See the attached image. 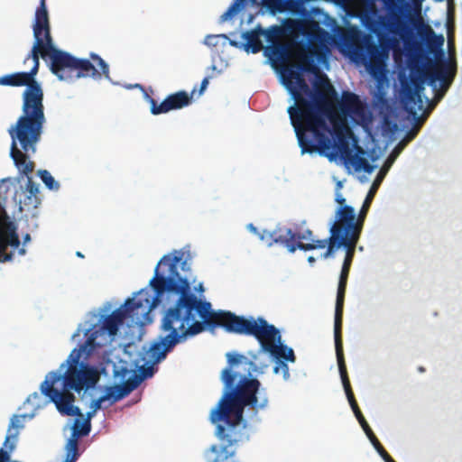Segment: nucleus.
I'll list each match as a JSON object with an SVG mask.
<instances>
[{
	"mask_svg": "<svg viewBox=\"0 0 462 462\" xmlns=\"http://www.w3.org/2000/svg\"><path fill=\"white\" fill-rule=\"evenodd\" d=\"M336 101L337 100H335L334 102H336ZM333 104H335V103H333ZM333 106H334V105H332V106L330 108H328V110L323 112L325 123H327V121H326L327 114L332 109ZM326 125H327L328 131L324 132L325 133L324 134L329 140V146L328 148H326V147L322 148V146L319 143V137L316 136V134L313 131L304 130L302 137H303L304 141H306L305 143L307 144L309 143H310V144L313 146V151H304L303 147L300 144L299 135H298L297 132H295L299 145L301 149V152L302 153H305V152L313 153L315 152H319V153H324L327 151H329L330 149L335 148L337 150V152L340 153V155L343 159L350 160V157H352L353 153H352V150H351L350 144H349V138L350 137L354 138V134L351 132V130L346 129V132H343L341 130H337L336 131L337 141L333 144L332 140L330 138V135L332 134L331 129L329 128L328 124H326ZM294 131H296V130L294 129Z\"/></svg>",
	"mask_w": 462,
	"mask_h": 462,
	"instance_id": "9b49d317",
	"label": "nucleus"
},
{
	"mask_svg": "<svg viewBox=\"0 0 462 462\" xmlns=\"http://www.w3.org/2000/svg\"><path fill=\"white\" fill-rule=\"evenodd\" d=\"M349 161L355 166V169L356 171H360L365 166L366 163H368V161L366 159L354 154L352 155V157H350Z\"/></svg>",
	"mask_w": 462,
	"mask_h": 462,
	"instance_id": "2f4dec72",
	"label": "nucleus"
},
{
	"mask_svg": "<svg viewBox=\"0 0 462 462\" xmlns=\"http://www.w3.org/2000/svg\"><path fill=\"white\" fill-rule=\"evenodd\" d=\"M100 329L94 325L85 332L87 339L74 348L67 359L68 368L64 374L57 371L50 372L45 380L41 383L42 393L53 402L58 411L63 416L83 417L80 409L74 405L76 397L71 393L74 390L78 393L83 389L94 387L100 376L98 371L88 364H80L81 357H89L94 351L101 345L97 342L100 335Z\"/></svg>",
	"mask_w": 462,
	"mask_h": 462,
	"instance_id": "39448f33",
	"label": "nucleus"
},
{
	"mask_svg": "<svg viewBox=\"0 0 462 462\" xmlns=\"http://www.w3.org/2000/svg\"><path fill=\"white\" fill-rule=\"evenodd\" d=\"M261 36L263 35V28L258 24L254 29L246 31L242 34V38L245 40V50L252 53H258L263 49Z\"/></svg>",
	"mask_w": 462,
	"mask_h": 462,
	"instance_id": "aec40b11",
	"label": "nucleus"
},
{
	"mask_svg": "<svg viewBox=\"0 0 462 462\" xmlns=\"http://www.w3.org/2000/svg\"><path fill=\"white\" fill-rule=\"evenodd\" d=\"M215 39V36L214 35H208L206 38H205V44L208 45V46H211V45H215V43L212 42V40Z\"/></svg>",
	"mask_w": 462,
	"mask_h": 462,
	"instance_id": "4c0bfd02",
	"label": "nucleus"
},
{
	"mask_svg": "<svg viewBox=\"0 0 462 462\" xmlns=\"http://www.w3.org/2000/svg\"><path fill=\"white\" fill-rule=\"evenodd\" d=\"M302 235L306 236V237L304 239L308 238V239L311 240L312 239L311 236L313 235V232L311 230H310V229H307Z\"/></svg>",
	"mask_w": 462,
	"mask_h": 462,
	"instance_id": "37998d69",
	"label": "nucleus"
},
{
	"mask_svg": "<svg viewBox=\"0 0 462 462\" xmlns=\"http://www.w3.org/2000/svg\"><path fill=\"white\" fill-rule=\"evenodd\" d=\"M456 73L455 62L441 59L439 60H430L419 70L418 76H411V86L403 87L402 102L404 109L416 121L414 126L420 129L424 122L423 117L418 116V112L424 107L421 97L424 81L427 80L434 89L437 88V81H439V89L436 93V98L440 99L452 84Z\"/></svg>",
	"mask_w": 462,
	"mask_h": 462,
	"instance_id": "9d476101",
	"label": "nucleus"
},
{
	"mask_svg": "<svg viewBox=\"0 0 462 462\" xmlns=\"http://www.w3.org/2000/svg\"><path fill=\"white\" fill-rule=\"evenodd\" d=\"M282 0H263V4L270 9H279Z\"/></svg>",
	"mask_w": 462,
	"mask_h": 462,
	"instance_id": "c9c22d12",
	"label": "nucleus"
},
{
	"mask_svg": "<svg viewBox=\"0 0 462 462\" xmlns=\"http://www.w3.org/2000/svg\"><path fill=\"white\" fill-rule=\"evenodd\" d=\"M22 99V115L8 129L12 139L10 155L19 171L28 174L34 170V162L29 157L36 152L46 123L41 84L37 81L25 88Z\"/></svg>",
	"mask_w": 462,
	"mask_h": 462,
	"instance_id": "6e6552de",
	"label": "nucleus"
},
{
	"mask_svg": "<svg viewBox=\"0 0 462 462\" xmlns=\"http://www.w3.org/2000/svg\"><path fill=\"white\" fill-rule=\"evenodd\" d=\"M248 227L250 228V230H252L253 232L254 233H257V228L255 226H254L252 224H250L248 226Z\"/></svg>",
	"mask_w": 462,
	"mask_h": 462,
	"instance_id": "a18cd8bd",
	"label": "nucleus"
},
{
	"mask_svg": "<svg viewBox=\"0 0 462 462\" xmlns=\"http://www.w3.org/2000/svg\"><path fill=\"white\" fill-rule=\"evenodd\" d=\"M180 260L181 255H163L149 283L155 294L152 295L148 289L139 291L135 297L126 300L124 306L105 318L102 327L98 328L100 332L106 331L109 336L116 335L119 326L125 319H138L148 315L159 303L160 297L168 291L179 295V298L164 313L161 328L169 334L150 346L151 360L160 363L176 345L194 337L195 335L185 334L193 323H199V309L204 300L190 291L189 282L179 273L178 264Z\"/></svg>",
	"mask_w": 462,
	"mask_h": 462,
	"instance_id": "f257e3e1",
	"label": "nucleus"
},
{
	"mask_svg": "<svg viewBox=\"0 0 462 462\" xmlns=\"http://www.w3.org/2000/svg\"><path fill=\"white\" fill-rule=\"evenodd\" d=\"M106 401L109 402V405H113L118 402V400H116V394L110 386L106 388L105 393L103 395L91 402L90 408L92 411L88 412L87 418L84 420L90 421L91 417L97 412V410L102 408V403Z\"/></svg>",
	"mask_w": 462,
	"mask_h": 462,
	"instance_id": "4be33fe9",
	"label": "nucleus"
},
{
	"mask_svg": "<svg viewBox=\"0 0 462 462\" xmlns=\"http://www.w3.org/2000/svg\"><path fill=\"white\" fill-rule=\"evenodd\" d=\"M278 365H279L274 367V373L275 374L279 373V369L282 368L284 377L288 378L290 376V373H289V367H288L287 364L285 363V361L278 362Z\"/></svg>",
	"mask_w": 462,
	"mask_h": 462,
	"instance_id": "f704fd0d",
	"label": "nucleus"
},
{
	"mask_svg": "<svg viewBox=\"0 0 462 462\" xmlns=\"http://www.w3.org/2000/svg\"><path fill=\"white\" fill-rule=\"evenodd\" d=\"M368 209V199L363 204L357 217L353 207L345 206L343 208H338L336 211L335 221L329 228V245L328 249H326L322 254V257L327 259L332 255L336 249L344 247L346 250L339 276L336 300L334 339L341 381L348 402L354 412H356V411H360V409L352 391L345 362L342 339L343 309L350 267Z\"/></svg>",
	"mask_w": 462,
	"mask_h": 462,
	"instance_id": "20e7f679",
	"label": "nucleus"
},
{
	"mask_svg": "<svg viewBox=\"0 0 462 462\" xmlns=\"http://www.w3.org/2000/svg\"><path fill=\"white\" fill-rule=\"evenodd\" d=\"M143 382V378L139 374L130 376L124 383L110 386L116 394V400L120 401L134 390H135Z\"/></svg>",
	"mask_w": 462,
	"mask_h": 462,
	"instance_id": "412c9836",
	"label": "nucleus"
},
{
	"mask_svg": "<svg viewBox=\"0 0 462 462\" xmlns=\"http://www.w3.org/2000/svg\"><path fill=\"white\" fill-rule=\"evenodd\" d=\"M374 168V167L368 162L365 164V166L363 168V170L367 173H371V172H373Z\"/></svg>",
	"mask_w": 462,
	"mask_h": 462,
	"instance_id": "a19ab883",
	"label": "nucleus"
},
{
	"mask_svg": "<svg viewBox=\"0 0 462 462\" xmlns=\"http://www.w3.org/2000/svg\"><path fill=\"white\" fill-rule=\"evenodd\" d=\"M208 85V78L203 79V80L201 81V85H200V93H202L206 89Z\"/></svg>",
	"mask_w": 462,
	"mask_h": 462,
	"instance_id": "58836bf2",
	"label": "nucleus"
},
{
	"mask_svg": "<svg viewBox=\"0 0 462 462\" xmlns=\"http://www.w3.org/2000/svg\"><path fill=\"white\" fill-rule=\"evenodd\" d=\"M38 174L48 189L57 190L60 188L59 183L47 170H41Z\"/></svg>",
	"mask_w": 462,
	"mask_h": 462,
	"instance_id": "cd10ccee",
	"label": "nucleus"
},
{
	"mask_svg": "<svg viewBox=\"0 0 462 462\" xmlns=\"http://www.w3.org/2000/svg\"><path fill=\"white\" fill-rule=\"evenodd\" d=\"M80 329L78 328L77 331L72 335V339H75L76 337L80 336Z\"/></svg>",
	"mask_w": 462,
	"mask_h": 462,
	"instance_id": "c03bdc74",
	"label": "nucleus"
},
{
	"mask_svg": "<svg viewBox=\"0 0 462 462\" xmlns=\"http://www.w3.org/2000/svg\"><path fill=\"white\" fill-rule=\"evenodd\" d=\"M293 27L307 38L309 46L299 51L296 54L298 62L286 67L282 73V83L294 100V104L288 107L287 112L304 151H313L310 143L307 144L302 137L304 130L313 131L319 137L322 148H328L329 140L324 134L328 130L323 112L337 100V93L326 75L319 78L314 85V90L310 88L303 75V72H312L316 69L312 49L322 42L325 32L314 20L295 21Z\"/></svg>",
	"mask_w": 462,
	"mask_h": 462,
	"instance_id": "f03ea898",
	"label": "nucleus"
},
{
	"mask_svg": "<svg viewBox=\"0 0 462 462\" xmlns=\"http://www.w3.org/2000/svg\"><path fill=\"white\" fill-rule=\"evenodd\" d=\"M263 241H265L268 244V242L270 241V237L268 236H265V239Z\"/></svg>",
	"mask_w": 462,
	"mask_h": 462,
	"instance_id": "de8ad7c7",
	"label": "nucleus"
},
{
	"mask_svg": "<svg viewBox=\"0 0 462 462\" xmlns=\"http://www.w3.org/2000/svg\"><path fill=\"white\" fill-rule=\"evenodd\" d=\"M355 416L356 417L358 422L360 423L362 429L364 430L365 435L371 441L372 445L375 448V450L378 452V454L381 456V457L383 459L384 462H395L394 459L389 455V453L384 449L383 445L380 443L374 433L373 432L372 429L368 425L367 421L365 420L364 415L362 414L361 411H356Z\"/></svg>",
	"mask_w": 462,
	"mask_h": 462,
	"instance_id": "a211bd4d",
	"label": "nucleus"
},
{
	"mask_svg": "<svg viewBox=\"0 0 462 462\" xmlns=\"http://www.w3.org/2000/svg\"><path fill=\"white\" fill-rule=\"evenodd\" d=\"M426 44L430 51H439L440 56H443V51H441V48L444 44L443 35H437L434 32L433 35L426 42Z\"/></svg>",
	"mask_w": 462,
	"mask_h": 462,
	"instance_id": "bb28decb",
	"label": "nucleus"
},
{
	"mask_svg": "<svg viewBox=\"0 0 462 462\" xmlns=\"http://www.w3.org/2000/svg\"><path fill=\"white\" fill-rule=\"evenodd\" d=\"M292 45L279 42L264 49V55L274 64L287 61L292 54Z\"/></svg>",
	"mask_w": 462,
	"mask_h": 462,
	"instance_id": "6ab92c4d",
	"label": "nucleus"
},
{
	"mask_svg": "<svg viewBox=\"0 0 462 462\" xmlns=\"http://www.w3.org/2000/svg\"><path fill=\"white\" fill-rule=\"evenodd\" d=\"M419 132V128H417L416 126H413V128L409 132L408 134V137L412 139L416 136V134H418Z\"/></svg>",
	"mask_w": 462,
	"mask_h": 462,
	"instance_id": "e433bc0d",
	"label": "nucleus"
},
{
	"mask_svg": "<svg viewBox=\"0 0 462 462\" xmlns=\"http://www.w3.org/2000/svg\"><path fill=\"white\" fill-rule=\"evenodd\" d=\"M37 47H32L31 52L26 57L24 62L26 60L32 59L33 62V66L28 72H15L12 74H7L3 77H0V85L2 86H11V87H26L32 86L37 80L35 79V76L38 73L40 60L36 55Z\"/></svg>",
	"mask_w": 462,
	"mask_h": 462,
	"instance_id": "f8f14e48",
	"label": "nucleus"
},
{
	"mask_svg": "<svg viewBox=\"0 0 462 462\" xmlns=\"http://www.w3.org/2000/svg\"><path fill=\"white\" fill-rule=\"evenodd\" d=\"M339 108L344 115L348 116L356 124H362L367 119L366 109L355 93L344 92Z\"/></svg>",
	"mask_w": 462,
	"mask_h": 462,
	"instance_id": "4468645a",
	"label": "nucleus"
},
{
	"mask_svg": "<svg viewBox=\"0 0 462 462\" xmlns=\"http://www.w3.org/2000/svg\"><path fill=\"white\" fill-rule=\"evenodd\" d=\"M25 417L26 415L14 414L10 419L6 437H10V439L14 440L16 443L20 430L24 428L23 420Z\"/></svg>",
	"mask_w": 462,
	"mask_h": 462,
	"instance_id": "b1692460",
	"label": "nucleus"
},
{
	"mask_svg": "<svg viewBox=\"0 0 462 462\" xmlns=\"http://www.w3.org/2000/svg\"><path fill=\"white\" fill-rule=\"evenodd\" d=\"M329 245V237L328 239H311L310 243H305V245H300L302 247V251H310L314 249H324Z\"/></svg>",
	"mask_w": 462,
	"mask_h": 462,
	"instance_id": "c85d7f7f",
	"label": "nucleus"
},
{
	"mask_svg": "<svg viewBox=\"0 0 462 462\" xmlns=\"http://www.w3.org/2000/svg\"><path fill=\"white\" fill-rule=\"evenodd\" d=\"M336 201L341 205L340 208H343L345 207V202H346V199L341 196V195H337V198H336Z\"/></svg>",
	"mask_w": 462,
	"mask_h": 462,
	"instance_id": "ea45409f",
	"label": "nucleus"
},
{
	"mask_svg": "<svg viewBox=\"0 0 462 462\" xmlns=\"http://www.w3.org/2000/svg\"><path fill=\"white\" fill-rule=\"evenodd\" d=\"M361 21L370 33L353 42V54L375 74L383 69L390 51L398 45V40L389 33H396L402 23L397 16L390 18L375 14H365Z\"/></svg>",
	"mask_w": 462,
	"mask_h": 462,
	"instance_id": "1a4fd4ad",
	"label": "nucleus"
},
{
	"mask_svg": "<svg viewBox=\"0 0 462 462\" xmlns=\"http://www.w3.org/2000/svg\"><path fill=\"white\" fill-rule=\"evenodd\" d=\"M453 21L448 18V44L449 50L454 46V31H453Z\"/></svg>",
	"mask_w": 462,
	"mask_h": 462,
	"instance_id": "72a5a7b5",
	"label": "nucleus"
},
{
	"mask_svg": "<svg viewBox=\"0 0 462 462\" xmlns=\"http://www.w3.org/2000/svg\"><path fill=\"white\" fill-rule=\"evenodd\" d=\"M231 45L237 46V43L236 42H231Z\"/></svg>",
	"mask_w": 462,
	"mask_h": 462,
	"instance_id": "8fccbe9b",
	"label": "nucleus"
},
{
	"mask_svg": "<svg viewBox=\"0 0 462 462\" xmlns=\"http://www.w3.org/2000/svg\"><path fill=\"white\" fill-rule=\"evenodd\" d=\"M417 32L419 37L425 42L433 35L435 32L433 29L429 25L420 22L417 26Z\"/></svg>",
	"mask_w": 462,
	"mask_h": 462,
	"instance_id": "c756f323",
	"label": "nucleus"
},
{
	"mask_svg": "<svg viewBox=\"0 0 462 462\" xmlns=\"http://www.w3.org/2000/svg\"><path fill=\"white\" fill-rule=\"evenodd\" d=\"M152 115L166 114L171 110L181 109L191 103L192 96L188 92L180 90L169 95L161 104L151 97H148Z\"/></svg>",
	"mask_w": 462,
	"mask_h": 462,
	"instance_id": "ddd939ff",
	"label": "nucleus"
},
{
	"mask_svg": "<svg viewBox=\"0 0 462 462\" xmlns=\"http://www.w3.org/2000/svg\"><path fill=\"white\" fill-rule=\"evenodd\" d=\"M295 240H289L283 245L288 249V251L291 254L295 253L297 249L302 250V247L300 245H305V243H302L300 240H298L297 243H294Z\"/></svg>",
	"mask_w": 462,
	"mask_h": 462,
	"instance_id": "473e14b6",
	"label": "nucleus"
},
{
	"mask_svg": "<svg viewBox=\"0 0 462 462\" xmlns=\"http://www.w3.org/2000/svg\"><path fill=\"white\" fill-rule=\"evenodd\" d=\"M199 311L201 312L199 323H193L188 328L186 335H199L206 328H222L229 333L254 337L261 346L257 353L253 352L257 356L263 352H268L277 360V363L295 362L296 357L292 348L282 344L280 330L263 318L247 319L227 310H214L211 303L207 300L201 303Z\"/></svg>",
	"mask_w": 462,
	"mask_h": 462,
	"instance_id": "423d86ee",
	"label": "nucleus"
},
{
	"mask_svg": "<svg viewBox=\"0 0 462 462\" xmlns=\"http://www.w3.org/2000/svg\"><path fill=\"white\" fill-rule=\"evenodd\" d=\"M248 356L226 354L227 366L223 369L220 376L225 392L210 412L212 423L224 421L228 426L227 430L220 424L217 427V437L226 440L228 446L238 441L231 432L243 420L245 407L249 406L257 411L267 404L266 398L258 402L256 394L260 391L261 383L256 378H251L253 373L261 372L256 363L257 355L249 352Z\"/></svg>",
	"mask_w": 462,
	"mask_h": 462,
	"instance_id": "7ed1b4c3",
	"label": "nucleus"
},
{
	"mask_svg": "<svg viewBox=\"0 0 462 462\" xmlns=\"http://www.w3.org/2000/svg\"><path fill=\"white\" fill-rule=\"evenodd\" d=\"M27 176V183L25 189L22 191L19 198V209L23 211H32L38 208L41 204V199L39 198V187L32 180L31 177Z\"/></svg>",
	"mask_w": 462,
	"mask_h": 462,
	"instance_id": "2eb2a0df",
	"label": "nucleus"
},
{
	"mask_svg": "<svg viewBox=\"0 0 462 462\" xmlns=\"http://www.w3.org/2000/svg\"><path fill=\"white\" fill-rule=\"evenodd\" d=\"M265 236H268L270 237V241L268 242V246H272L273 244L284 245L289 240H302L306 237L305 235H300L298 233H294L291 228H285V227H277L273 232L264 230L260 235V239L264 240Z\"/></svg>",
	"mask_w": 462,
	"mask_h": 462,
	"instance_id": "f3484780",
	"label": "nucleus"
},
{
	"mask_svg": "<svg viewBox=\"0 0 462 462\" xmlns=\"http://www.w3.org/2000/svg\"><path fill=\"white\" fill-rule=\"evenodd\" d=\"M32 30L35 40L32 47H37V57L50 60V69L60 80L72 81L85 77L99 79L101 75L106 78L109 77L108 65L97 54L92 53L90 57L101 71L90 60L76 58L54 46L51 34L46 0L40 1V5L35 12Z\"/></svg>",
	"mask_w": 462,
	"mask_h": 462,
	"instance_id": "0eeeda50",
	"label": "nucleus"
},
{
	"mask_svg": "<svg viewBox=\"0 0 462 462\" xmlns=\"http://www.w3.org/2000/svg\"><path fill=\"white\" fill-rule=\"evenodd\" d=\"M308 261H309L310 263H313V262H315V258H314L313 256H310V257L308 258Z\"/></svg>",
	"mask_w": 462,
	"mask_h": 462,
	"instance_id": "49530a36",
	"label": "nucleus"
},
{
	"mask_svg": "<svg viewBox=\"0 0 462 462\" xmlns=\"http://www.w3.org/2000/svg\"><path fill=\"white\" fill-rule=\"evenodd\" d=\"M72 432L66 444V455H75L79 457V439L88 436L91 430V422L88 420L81 421L79 418L76 419L73 426Z\"/></svg>",
	"mask_w": 462,
	"mask_h": 462,
	"instance_id": "dca6fc26",
	"label": "nucleus"
},
{
	"mask_svg": "<svg viewBox=\"0 0 462 462\" xmlns=\"http://www.w3.org/2000/svg\"><path fill=\"white\" fill-rule=\"evenodd\" d=\"M78 459V457H75V455L69 456L66 455V459L64 462H75Z\"/></svg>",
	"mask_w": 462,
	"mask_h": 462,
	"instance_id": "79ce46f5",
	"label": "nucleus"
},
{
	"mask_svg": "<svg viewBox=\"0 0 462 462\" xmlns=\"http://www.w3.org/2000/svg\"><path fill=\"white\" fill-rule=\"evenodd\" d=\"M284 29L279 25L270 26L266 30L263 29V35L270 45L281 42L282 38L284 36Z\"/></svg>",
	"mask_w": 462,
	"mask_h": 462,
	"instance_id": "393cba45",
	"label": "nucleus"
},
{
	"mask_svg": "<svg viewBox=\"0 0 462 462\" xmlns=\"http://www.w3.org/2000/svg\"><path fill=\"white\" fill-rule=\"evenodd\" d=\"M77 255H78L79 257H83V254H82L80 252H78V253H77Z\"/></svg>",
	"mask_w": 462,
	"mask_h": 462,
	"instance_id": "09e8293b",
	"label": "nucleus"
},
{
	"mask_svg": "<svg viewBox=\"0 0 462 462\" xmlns=\"http://www.w3.org/2000/svg\"><path fill=\"white\" fill-rule=\"evenodd\" d=\"M246 0H234L233 4L221 15V21L225 22L238 14L245 6Z\"/></svg>",
	"mask_w": 462,
	"mask_h": 462,
	"instance_id": "a878e982",
	"label": "nucleus"
},
{
	"mask_svg": "<svg viewBox=\"0 0 462 462\" xmlns=\"http://www.w3.org/2000/svg\"><path fill=\"white\" fill-rule=\"evenodd\" d=\"M394 161V156L392 154L387 160L386 162H384L383 166L381 168L376 179L374 180V183H373V186L368 193V195L366 196L364 203L366 201V199H368V205L370 206L371 204V201L373 199V194L374 191H377V187L380 185L381 181L383 180V178L385 177L387 171H389L390 167L392 166V163Z\"/></svg>",
	"mask_w": 462,
	"mask_h": 462,
	"instance_id": "5701e85b",
	"label": "nucleus"
},
{
	"mask_svg": "<svg viewBox=\"0 0 462 462\" xmlns=\"http://www.w3.org/2000/svg\"><path fill=\"white\" fill-rule=\"evenodd\" d=\"M148 357H149V361L152 363V365H142L140 368H139V371H140V376L143 378V381L146 378H150L154 374V368H153V365H155L156 363H153L152 360H151V357H150V350L148 351Z\"/></svg>",
	"mask_w": 462,
	"mask_h": 462,
	"instance_id": "7c9ffc66",
	"label": "nucleus"
}]
</instances>
